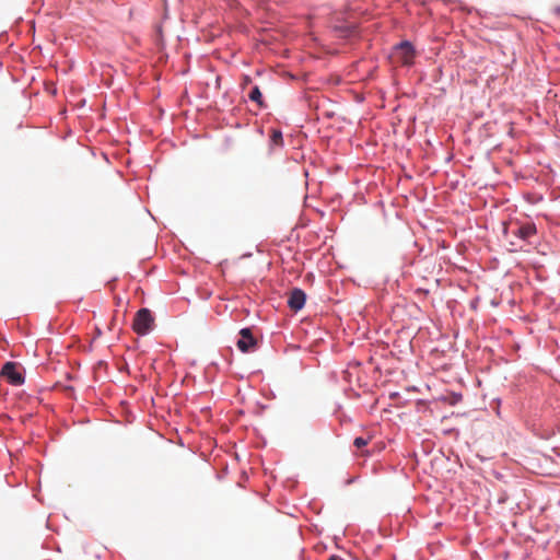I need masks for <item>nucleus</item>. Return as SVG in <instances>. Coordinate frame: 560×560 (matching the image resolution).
I'll use <instances>...</instances> for the list:
<instances>
[{
	"mask_svg": "<svg viewBox=\"0 0 560 560\" xmlns=\"http://www.w3.org/2000/svg\"><path fill=\"white\" fill-rule=\"evenodd\" d=\"M248 98H249L252 102L256 103V104L258 105V107H259V108H264V107H266V103H265V101H264V98H262V94H261V92H260L259 86L255 85V86L250 90V92H249V94H248Z\"/></svg>",
	"mask_w": 560,
	"mask_h": 560,
	"instance_id": "0eeeda50",
	"label": "nucleus"
},
{
	"mask_svg": "<svg viewBox=\"0 0 560 560\" xmlns=\"http://www.w3.org/2000/svg\"><path fill=\"white\" fill-rule=\"evenodd\" d=\"M328 560H343V559L340 558L339 556H331L328 558Z\"/></svg>",
	"mask_w": 560,
	"mask_h": 560,
	"instance_id": "9b49d317",
	"label": "nucleus"
},
{
	"mask_svg": "<svg viewBox=\"0 0 560 560\" xmlns=\"http://www.w3.org/2000/svg\"><path fill=\"white\" fill-rule=\"evenodd\" d=\"M536 232V226L534 224H524L517 228L515 235L524 241H527L534 236Z\"/></svg>",
	"mask_w": 560,
	"mask_h": 560,
	"instance_id": "423d86ee",
	"label": "nucleus"
},
{
	"mask_svg": "<svg viewBox=\"0 0 560 560\" xmlns=\"http://www.w3.org/2000/svg\"><path fill=\"white\" fill-rule=\"evenodd\" d=\"M250 82H252V79H250L248 75H245V77L243 78V82H242L241 86H242L243 89H245V88H246Z\"/></svg>",
	"mask_w": 560,
	"mask_h": 560,
	"instance_id": "9d476101",
	"label": "nucleus"
},
{
	"mask_svg": "<svg viewBox=\"0 0 560 560\" xmlns=\"http://www.w3.org/2000/svg\"><path fill=\"white\" fill-rule=\"evenodd\" d=\"M1 375L14 386H19L24 383V376L18 371L16 363L14 362H7L1 370Z\"/></svg>",
	"mask_w": 560,
	"mask_h": 560,
	"instance_id": "7ed1b4c3",
	"label": "nucleus"
},
{
	"mask_svg": "<svg viewBox=\"0 0 560 560\" xmlns=\"http://www.w3.org/2000/svg\"><path fill=\"white\" fill-rule=\"evenodd\" d=\"M362 455H369V451H363Z\"/></svg>",
	"mask_w": 560,
	"mask_h": 560,
	"instance_id": "f8f14e48",
	"label": "nucleus"
},
{
	"mask_svg": "<svg viewBox=\"0 0 560 560\" xmlns=\"http://www.w3.org/2000/svg\"><path fill=\"white\" fill-rule=\"evenodd\" d=\"M154 325V318L148 308H141L136 313L132 328L138 335H147Z\"/></svg>",
	"mask_w": 560,
	"mask_h": 560,
	"instance_id": "f257e3e1",
	"label": "nucleus"
},
{
	"mask_svg": "<svg viewBox=\"0 0 560 560\" xmlns=\"http://www.w3.org/2000/svg\"><path fill=\"white\" fill-rule=\"evenodd\" d=\"M270 143L275 147H281L283 144L282 132L277 129L271 130Z\"/></svg>",
	"mask_w": 560,
	"mask_h": 560,
	"instance_id": "6e6552de",
	"label": "nucleus"
},
{
	"mask_svg": "<svg viewBox=\"0 0 560 560\" xmlns=\"http://www.w3.org/2000/svg\"><path fill=\"white\" fill-rule=\"evenodd\" d=\"M305 300L306 295L304 291L295 288L289 294L288 305L290 306L291 310L298 312L302 310V307L304 306Z\"/></svg>",
	"mask_w": 560,
	"mask_h": 560,
	"instance_id": "39448f33",
	"label": "nucleus"
},
{
	"mask_svg": "<svg viewBox=\"0 0 560 560\" xmlns=\"http://www.w3.org/2000/svg\"><path fill=\"white\" fill-rule=\"evenodd\" d=\"M241 338L237 341V348L242 352H250L256 348L257 341L254 338L252 330L249 328H243L240 331Z\"/></svg>",
	"mask_w": 560,
	"mask_h": 560,
	"instance_id": "20e7f679",
	"label": "nucleus"
},
{
	"mask_svg": "<svg viewBox=\"0 0 560 560\" xmlns=\"http://www.w3.org/2000/svg\"><path fill=\"white\" fill-rule=\"evenodd\" d=\"M371 441V436H358L354 439L353 441V445L358 448V450H362L363 447H365Z\"/></svg>",
	"mask_w": 560,
	"mask_h": 560,
	"instance_id": "1a4fd4ad",
	"label": "nucleus"
},
{
	"mask_svg": "<svg viewBox=\"0 0 560 560\" xmlns=\"http://www.w3.org/2000/svg\"><path fill=\"white\" fill-rule=\"evenodd\" d=\"M416 52L413 46L409 42H402L394 48L393 58L395 61L410 66L413 63Z\"/></svg>",
	"mask_w": 560,
	"mask_h": 560,
	"instance_id": "f03ea898",
	"label": "nucleus"
}]
</instances>
